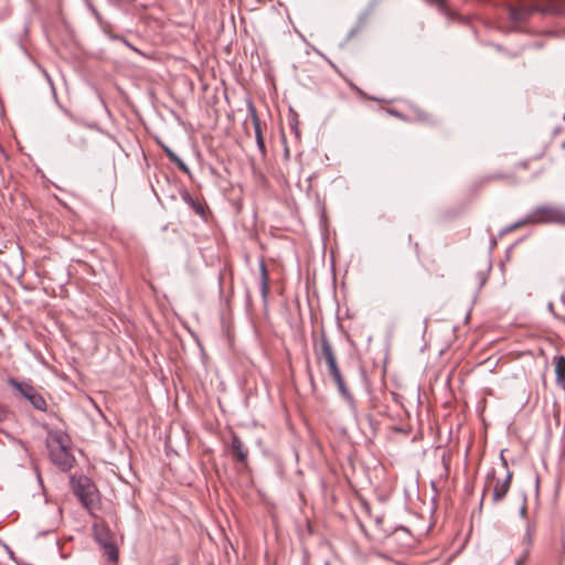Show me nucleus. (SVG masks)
<instances>
[{
    "label": "nucleus",
    "instance_id": "obj_13",
    "mask_svg": "<svg viewBox=\"0 0 565 565\" xmlns=\"http://www.w3.org/2000/svg\"><path fill=\"white\" fill-rule=\"evenodd\" d=\"M105 555L110 562H116L118 559V550L116 547L115 542L107 543V545L103 546Z\"/></svg>",
    "mask_w": 565,
    "mask_h": 565
},
{
    "label": "nucleus",
    "instance_id": "obj_5",
    "mask_svg": "<svg viewBox=\"0 0 565 565\" xmlns=\"http://www.w3.org/2000/svg\"><path fill=\"white\" fill-rule=\"evenodd\" d=\"M9 384L23 395L36 409H46V401L32 385L19 382L14 379H10Z\"/></svg>",
    "mask_w": 565,
    "mask_h": 565
},
{
    "label": "nucleus",
    "instance_id": "obj_3",
    "mask_svg": "<svg viewBox=\"0 0 565 565\" xmlns=\"http://www.w3.org/2000/svg\"><path fill=\"white\" fill-rule=\"evenodd\" d=\"M47 445L52 460L62 470L70 469L73 465V457L70 452L68 436L62 431L51 433Z\"/></svg>",
    "mask_w": 565,
    "mask_h": 565
},
{
    "label": "nucleus",
    "instance_id": "obj_19",
    "mask_svg": "<svg viewBox=\"0 0 565 565\" xmlns=\"http://www.w3.org/2000/svg\"><path fill=\"white\" fill-rule=\"evenodd\" d=\"M520 167L523 168V169H527V167H529L527 161L520 162Z\"/></svg>",
    "mask_w": 565,
    "mask_h": 565
},
{
    "label": "nucleus",
    "instance_id": "obj_11",
    "mask_svg": "<svg viewBox=\"0 0 565 565\" xmlns=\"http://www.w3.org/2000/svg\"><path fill=\"white\" fill-rule=\"evenodd\" d=\"M95 537L100 543L102 546L107 545V543H113V536L110 534V531L105 525H98L96 524L94 526Z\"/></svg>",
    "mask_w": 565,
    "mask_h": 565
},
{
    "label": "nucleus",
    "instance_id": "obj_1",
    "mask_svg": "<svg viewBox=\"0 0 565 565\" xmlns=\"http://www.w3.org/2000/svg\"><path fill=\"white\" fill-rule=\"evenodd\" d=\"M545 224L565 226V207L554 204L537 205L524 218L512 224L508 231H515L527 225Z\"/></svg>",
    "mask_w": 565,
    "mask_h": 565
},
{
    "label": "nucleus",
    "instance_id": "obj_14",
    "mask_svg": "<svg viewBox=\"0 0 565 565\" xmlns=\"http://www.w3.org/2000/svg\"><path fill=\"white\" fill-rule=\"evenodd\" d=\"M166 153L169 159L174 162L182 171L189 172L186 164L170 149H166Z\"/></svg>",
    "mask_w": 565,
    "mask_h": 565
},
{
    "label": "nucleus",
    "instance_id": "obj_17",
    "mask_svg": "<svg viewBox=\"0 0 565 565\" xmlns=\"http://www.w3.org/2000/svg\"><path fill=\"white\" fill-rule=\"evenodd\" d=\"M193 206H194V209H195V211L198 213H202L203 212V209H202L201 204L193 202Z\"/></svg>",
    "mask_w": 565,
    "mask_h": 565
},
{
    "label": "nucleus",
    "instance_id": "obj_18",
    "mask_svg": "<svg viewBox=\"0 0 565 565\" xmlns=\"http://www.w3.org/2000/svg\"><path fill=\"white\" fill-rule=\"evenodd\" d=\"M545 154V150L541 151L539 154L534 157V159H541Z\"/></svg>",
    "mask_w": 565,
    "mask_h": 565
},
{
    "label": "nucleus",
    "instance_id": "obj_21",
    "mask_svg": "<svg viewBox=\"0 0 565 565\" xmlns=\"http://www.w3.org/2000/svg\"><path fill=\"white\" fill-rule=\"evenodd\" d=\"M523 562H524V558H522V559L520 558V559L516 561V565H522Z\"/></svg>",
    "mask_w": 565,
    "mask_h": 565
},
{
    "label": "nucleus",
    "instance_id": "obj_20",
    "mask_svg": "<svg viewBox=\"0 0 565 565\" xmlns=\"http://www.w3.org/2000/svg\"><path fill=\"white\" fill-rule=\"evenodd\" d=\"M525 513H526V507H525V505H523V508H522V510H521V514H522V515H525Z\"/></svg>",
    "mask_w": 565,
    "mask_h": 565
},
{
    "label": "nucleus",
    "instance_id": "obj_2",
    "mask_svg": "<svg viewBox=\"0 0 565 565\" xmlns=\"http://www.w3.org/2000/svg\"><path fill=\"white\" fill-rule=\"evenodd\" d=\"M313 352L318 361H326L329 373L335 382L340 393L343 396H347L348 388L340 372L335 352L324 331L321 332L319 339L313 341Z\"/></svg>",
    "mask_w": 565,
    "mask_h": 565
},
{
    "label": "nucleus",
    "instance_id": "obj_12",
    "mask_svg": "<svg viewBox=\"0 0 565 565\" xmlns=\"http://www.w3.org/2000/svg\"><path fill=\"white\" fill-rule=\"evenodd\" d=\"M250 118L255 130V138L263 136L260 119L253 107H250Z\"/></svg>",
    "mask_w": 565,
    "mask_h": 565
},
{
    "label": "nucleus",
    "instance_id": "obj_7",
    "mask_svg": "<svg viewBox=\"0 0 565 565\" xmlns=\"http://www.w3.org/2000/svg\"><path fill=\"white\" fill-rule=\"evenodd\" d=\"M231 451L233 457L241 463L246 465L248 451L244 447V444L239 439L238 436L233 435L232 443H231Z\"/></svg>",
    "mask_w": 565,
    "mask_h": 565
},
{
    "label": "nucleus",
    "instance_id": "obj_10",
    "mask_svg": "<svg viewBox=\"0 0 565 565\" xmlns=\"http://www.w3.org/2000/svg\"><path fill=\"white\" fill-rule=\"evenodd\" d=\"M259 271H260V292H262V297H263L264 301H266L268 298V295H269V276H268V270H267L264 262H260Z\"/></svg>",
    "mask_w": 565,
    "mask_h": 565
},
{
    "label": "nucleus",
    "instance_id": "obj_15",
    "mask_svg": "<svg viewBox=\"0 0 565 565\" xmlns=\"http://www.w3.org/2000/svg\"><path fill=\"white\" fill-rule=\"evenodd\" d=\"M256 142H257V146H258V149L260 150V152L263 154H265L266 153V147H265L264 136H259L258 138H256Z\"/></svg>",
    "mask_w": 565,
    "mask_h": 565
},
{
    "label": "nucleus",
    "instance_id": "obj_4",
    "mask_svg": "<svg viewBox=\"0 0 565 565\" xmlns=\"http://www.w3.org/2000/svg\"><path fill=\"white\" fill-rule=\"evenodd\" d=\"M73 490L85 509L92 511L98 505V490L89 478L79 477L73 480Z\"/></svg>",
    "mask_w": 565,
    "mask_h": 565
},
{
    "label": "nucleus",
    "instance_id": "obj_9",
    "mask_svg": "<svg viewBox=\"0 0 565 565\" xmlns=\"http://www.w3.org/2000/svg\"><path fill=\"white\" fill-rule=\"evenodd\" d=\"M554 369L556 374V383L565 387V356L557 355L554 358Z\"/></svg>",
    "mask_w": 565,
    "mask_h": 565
},
{
    "label": "nucleus",
    "instance_id": "obj_8",
    "mask_svg": "<svg viewBox=\"0 0 565 565\" xmlns=\"http://www.w3.org/2000/svg\"><path fill=\"white\" fill-rule=\"evenodd\" d=\"M536 10L540 9L536 7H510L509 15L514 23H522Z\"/></svg>",
    "mask_w": 565,
    "mask_h": 565
},
{
    "label": "nucleus",
    "instance_id": "obj_16",
    "mask_svg": "<svg viewBox=\"0 0 565 565\" xmlns=\"http://www.w3.org/2000/svg\"><path fill=\"white\" fill-rule=\"evenodd\" d=\"M6 417V409L0 405V422H2Z\"/></svg>",
    "mask_w": 565,
    "mask_h": 565
},
{
    "label": "nucleus",
    "instance_id": "obj_6",
    "mask_svg": "<svg viewBox=\"0 0 565 565\" xmlns=\"http://www.w3.org/2000/svg\"><path fill=\"white\" fill-rule=\"evenodd\" d=\"M488 479L490 480L489 488H493L492 501L498 503L505 497L511 487L512 472H508L505 478L502 480L497 479L494 473L488 475Z\"/></svg>",
    "mask_w": 565,
    "mask_h": 565
}]
</instances>
